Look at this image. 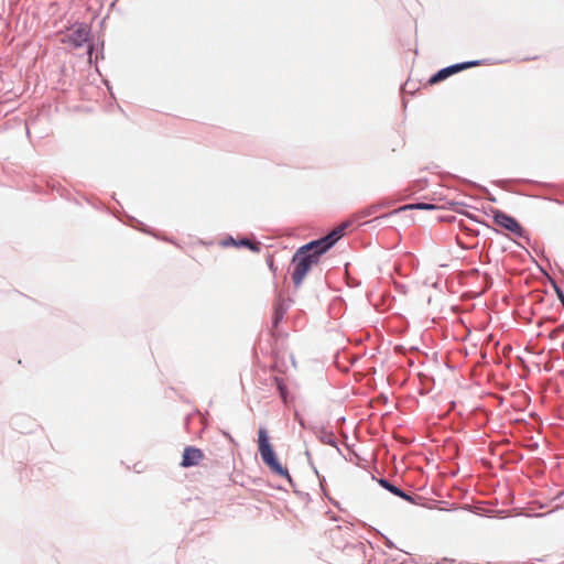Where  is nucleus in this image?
Here are the masks:
<instances>
[{
    "mask_svg": "<svg viewBox=\"0 0 564 564\" xmlns=\"http://www.w3.org/2000/svg\"><path fill=\"white\" fill-rule=\"evenodd\" d=\"M348 223H343L327 236L301 247L292 258L291 278L295 286H300L310 270L317 265L319 257L326 252L339 238L343 237Z\"/></svg>",
    "mask_w": 564,
    "mask_h": 564,
    "instance_id": "f257e3e1",
    "label": "nucleus"
},
{
    "mask_svg": "<svg viewBox=\"0 0 564 564\" xmlns=\"http://www.w3.org/2000/svg\"><path fill=\"white\" fill-rule=\"evenodd\" d=\"M258 448L261 458L265 466L276 476L285 478L289 482H292V478L286 467H284L276 458L273 448L270 444V437L268 431L264 427H260L258 431Z\"/></svg>",
    "mask_w": 564,
    "mask_h": 564,
    "instance_id": "f03ea898",
    "label": "nucleus"
},
{
    "mask_svg": "<svg viewBox=\"0 0 564 564\" xmlns=\"http://www.w3.org/2000/svg\"><path fill=\"white\" fill-rule=\"evenodd\" d=\"M89 28L86 24L82 23L70 29L69 33L63 37L62 42L66 44H72L75 47H79L89 41Z\"/></svg>",
    "mask_w": 564,
    "mask_h": 564,
    "instance_id": "7ed1b4c3",
    "label": "nucleus"
},
{
    "mask_svg": "<svg viewBox=\"0 0 564 564\" xmlns=\"http://www.w3.org/2000/svg\"><path fill=\"white\" fill-rule=\"evenodd\" d=\"M492 213L494 220L498 226L509 230L510 232L514 234L518 237H521L523 235V227L516 218L507 215L506 213L499 209H495Z\"/></svg>",
    "mask_w": 564,
    "mask_h": 564,
    "instance_id": "20e7f679",
    "label": "nucleus"
},
{
    "mask_svg": "<svg viewBox=\"0 0 564 564\" xmlns=\"http://www.w3.org/2000/svg\"><path fill=\"white\" fill-rule=\"evenodd\" d=\"M477 65H479V62L474 61V62H466V63L455 64V65L445 67V68L438 70L434 76L431 77L430 84H432V85L437 84V83L446 79L447 77H449L453 74H456L460 70H464V69H467L469 67L477 66Z\"/></svg>",
    "mask_w": 564,
    "mask_h": 564,
    "instance_id": "39448f33",
    "label": "nucleus"
},
{
    "mask_svg": "<svg viewBox=\"0 0 564 564\" xmlns=\"http://www.w3.org/2000/svg\"><path fill=\"white\" fill-rule=\"evenodd\" d=\"M204 457L205 455L199 448L194 446H186L183 452L181 466L185 468L197 466L204 459Z\"/></svg>",
    "mask_w": 564,
    "mask_h": 564,
    "instance_id": "423d86ee",
    "label": "nucleus"
},
{
    "mask_svg": "<svg viewBox=\"0 0 564 564\" xmlns=\"http://www.w3.org/2000/svg\"><path fill=\"white\" fill-rule=\"evenodd\" d=\"M380 485L386 488L387 490H389L390 492H392L393 495L398 496V497H401L405 500H411L410 496H408L405 492H403L402 490H400L398 487H395L394 485L390 484L388 480L386 479H380Z\"/></svg>",
    "mask_w": 564,
    "mask_h": 564,
    "instance_id": "0eeeda50",
    "label": "nucleus"
},
{
    "mask_svg": "<svg viewBox=\"0 0 564 564\" xmlns=\"http://www.w3.org/2000/svg\"><path fill=\"white\" fill-rule=\"evenodd\" d=\"M236 245L239 247H247L250 250L258 252L260 250L259 242H252L249 239H241L239 242H236L232 238H230V241H226L225 245Z\"/></svg>",
    "mask_w": 564,
    "mask_h": 564,
    "instance_id": "6e6552de",
    "label": "nucleus"
},
{
    "mask_svg": "<svg viewBox=\"0 0 564 564\" xmlns=\"http://www.w3.org/2000/svg\"><path fill=\"white\" fill-rule=\"evenodd\" d=\"M410 208L430 209V208H434V206L429 205V204H417V205H406V206L402 207L401 209H410Z\"/></svg>",
    "mask_w": 564,
    "mask_h": 564,
    "instance_id": "1a4fd4ad",
    "label": "nucleus"
},
{
    "mask_svg": "<svg viewBox=\"0 0 564 564\" xmlns=\"http://www.w3.org/2000/svg\"><path fill=\"white\" fill-rule=\"evenodd\" d=\"M377 208H378L377 206H372V207H370V208H368V209L364 210L362 213H364L365 215H371V214H373V213L377 210Z\"/></svg>",
    "mask_w": 564,
    "mask_h": 564,
    "instance_id": "9d476101",
    "label": "nucleus"
}]
</instances>
